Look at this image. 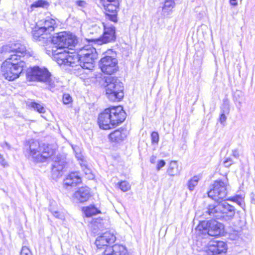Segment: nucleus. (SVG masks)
Here are the masks:
<instances>
[{
  "mask_svg": "<svg viewBox=\"0 0 255 255\" xmlns=\"http://www.w3.org/2000/svg\"><path fill=\"white\" fill-rule=\"evenodd\" d=\"M44 83L48 85L49 89L52 91H53L56 87L55 81L52 80L51 79V77H49L48 80L46 82Z\"/></svg>",
  "mask_w": 255,
  "mask_h": 255,
  "instance_id": "nucleus-33",
  "label": "nucleus"
},
{
  "mask_svg": "<svg viewBox=\"0 0 255 255\" xmlns=\"http://www.w3.org/2000/svg\"><path fill=\"white\" fill-rule=\"evenodd\" d=\"M97 57V54L79 56V64L76 65L78 67V74L81 73L84 69L92 70L94 67L95 60Z\"/></svg>",
  "mask_w": 255,
  "mask_h": 255,
  "instance_id": "nucleus-14",
  "label": "nucleus"
},
{
  "mask_svg": "<svg viewBox=\"0 0 255 255\" xmlns=\"http://www.w3.org/2000/svg\"><path fill=\"white\" fill-rule=\"evenodd\" d=\"M47 2L44 0H39L36 2H35L33 4H32V6L38 7H44L45 5H47Z\"/></svg>",
  "mask_w": 255,
  "mask_h": 255,
  "instance_id": "nucleus-34",
  "label": "nucleus"
},
{
  "mask_svg": "<svg viewBox=\"0 0 255 255\" xmlns=\"http://www.w3.org/2000/svg\"><path fill=\"white\" fill-rule=\"evenodd\" d=\"M20 255H32V254L28 248L24 246L21 248Z\"/></svg>",
  "mask_w": 255,
  "mask_h": 255,
  "instance_id": "nucleus-38",
  "label": "nucleus"
},
{
  "mask_svg": "<svg viewBox=\"0 0 255 255\" xmlns=\"http://www.w3.org/2000/svg\"><path fill=\"white\" fill-rule=\"evenodd\" d=\"M111 120L114 128L123 123L126 118V113L121 106L110 107Z\"/></svg>",
  "mask_w": 255,
  "mask_h": 255,
  "instance_id": "nucleus-15",
  "label": "nucleus"
},
{
  "mask_svg": "<svg viewBox=\"0 0 255 255\" xmlns=\"http://www.w3.org/2000/svg\"><path fill=\"white\" fill-rule=\"evenodd\" d=\"M81 182L80 177L77 173H71L64 180V185L66 186L74 187Z\"/></svg>",
  "mask_w": 255,
  "mask_h": 255,
  "instance_id": "nucleus-21",
  "label": "nucleus"
},
{
  "mask_svg": "<svg viewBox=\"0 0 255 255\" xmlns=\"http://www.w3.org/2000/svg\"><path fill=\"white\" fill-rule=\"evenodd\" d=\"M63 102L64 104H68L72 102V98L69 94H63Z\"/></svg>",
  "mask_w": 255,
  "mask_h": 255,
  "instance_id": "nucleus-39",
  "label": "nucleus"
},
{
  "mask_svg": "<svg viewBox=\"0 0 255 255\" xmlns=\"http://www.w3.org/2000/svg\"><path fill=\"white\" fill-rule=\"evenodd\" d=\"M234 162L231 157H226L225 160L223 162L224 165L226 167H229Z\"/></svg>",
  "mask_w": 255,
  "mask_h": 255,
  "instance_id": "nucleus-41",
  "label": "nucleus"
},
{
  "mask_svg": "<svg viewBox=\"0 0 255 255\" xmlns=\"http://www.w3.org/2000/svg\"><path fill=\"white\" fill-rule=\"evenodd\" d=\"M155 159H156V157L154 156H152L151 157H150V161L151 163H154L155 162Z\"/></svg>",
  "mask_w": 255,
  "mask_h": 255,
  "instance_id": "nucleus-50",
  "label": "nucleus"
},
{
  "mask_svg": "<svg viewBox=\"0 0 255 255\" xmlns=\"http://www.w3.org/2000/svg\"><path fill=\"white\" fill-rule=\"evenodd\" d=\"M79 56L97 54L96 49L91 45H86L80 48L77 52Z\"/></svg>",
  "mask_w": 255,
  "mask_h": 255,
  "instance_id": "nucleus-25",
  "label": "nucleus"
},
{
  "mask_svg": "<svg viewBox=\"0 0 255 255\" xmlns=\"http://www.w3.org/2000/svg\"><path fill=\"white\" fill-rule=\"evenodd\" d=\"M240 233L238 231H233L229 233V238L232 240H236L239 238Z\"/></svg>",
  "mask_w": 255,
  "mask_h": 255,
  "instance_id": "nucleus-37",
  "label": "nucleus"
},
{
  "mask_svg": "<svg viewBox=\"0 0 255 255\" xmlns=\"http://www.w3.org/2000/svg\"><path fill=\"white\" fill-rule=\"evenodd\" d=\"M105 10L106 18L116 22L118 21L117 13L119 6V0H101Z\"/></svg>",
  "mask_w": 255,
  "mask_h": 255,
  "instance_id": "nucleus-11",
  "label": "nucleus"
},
{
  "mask_svg": "<svg viewBox=\"0 0 255 255\" xmlns=\"http://www.w3.org/2000/svg\"><path fill=\"white\" fill-rule=\"evenodd\" d=\"M127 129L120 128L111 133L109 137L110 139L113 142H120L125 140L127 136Z\"/></svg>",
  "mask_w": 255,
  "mask_h": 255,
  "instance_id": "nucleus-19",
  "label": "nucleus"
},
{
  "mask_svg": "<svg viewBox=\"0 0 255 255\" xmlns=\"http://www.w3.org/2000/svg\"><path fill=\"white\" fill-rule=\"evenodd\" d=\"M0 164L3 166H5L7 164L4 158L1 155H0Z\"/></svg>",
  "mask_w": 255,
  "mask_h": 255,
  "instance_id": "nucleus-47",
  "label": "nucleus"
},
{
  "mask_svg": "<svg viewBox=\"0 0 255 255\" xmlns=\"http://www.w3.org/2000/svg\"><path fill=\"white\" fill-rule=\"evenodd\" d=\"M51 40L54 45L52 48H59L60 50L65 48L71 49L77 42L75 35L65 31L56 33Z\"/></svg>",
  "mask_w": 255,
  "mask_h": 255,
  "instance_id": "nucleus-6",
  "label": "nucleus"
},
{
  "mask_svg": "<svg viewBox=\"0 0 255 255\" xmlns=\"http://www.w3.org/2000/svg\"><path fill=\"white\" fill-rule=\"evenodd\" d=\"M84 212L86 217H88L96 215L100 213V211L94 206H91L86 207Z\"/></svg>",
  "mask_w": 255,
  "mask_h": 255,
  "instance_id": "nucleus-29",
  "label": "nucleus"
},
{
  "mask_svg": "<svg viewBox=\"0 0 255 255\" xmlns=\"http://www.w3.org/2000/svg\"><path fill=\"white\" fill-rule=\"evenodd\" d=\"M167 173L171 176L179 175L180 169H179L178 163L176 161H171L170 162L169 167L167 170Z\"/></svg>",
  "mask_w": 255,
  "mask_h": 255,
  "instance_id": "nucleus-26",
  "label": "nucleus"
},
{
  "mask_svg": "<svg viewBox=\"0 0 255 255\" xmlns=\"http://www.w3.org/2000/svg\"><path fill=\"white\" fill-rule=\"evenodd\" d=\"M52 54L54 59L60 65H65L69 52L66 50H60L59 48H52Z\"/></svg>",
  "mask_w": 255,
  "mask_h": 255,
  "instance_id": "nucleus-18",
  "label": "nucleus"
},
{
  "mask_svg": "<svg viewBox=\"0 0 255 255\" xmlns=\"http://www.w3.org/2000/svg\"><path fill=\"white\" fill-rule=\"evenodd\" d=\"M224 229L222 224L216 220L203 221L200 222L195 230L198 234H208L210 236H219Z\"/></svg>",
  "mask_w": 255,
  "mask_h": 255,
  "instance_id": "nucleus-7",
  "label": "nucleus"
},
{
  "mask_svg": "<svg viewBox=\"0 0 255 255\" xmlns=\"http://www.w3.org/2000/svg\"><path fill=\"white\" fill-rule=\"evenodd\" d=\"M79 64V56L78 54H74L69 53V56H67L65 65H68L72 67L74 70L78 71V67L76 65Z\"/></svg>",
  "mask_w": 255,
  "mask_h": 255,
  "instance_id": "nucleus-23",
  "label": "nucleus"
},
{
  "mask_svg": "<svg viewBox=\"0 0 255 255\" xmlns=\"http://www.w3.org/2000/svg\"><path fill=\"white\" fill-rule=\"evenodd\" d=\"M52 213L53 214V215L57 218H58V219H61L62 218V216L60 214V213L58 211H51Z\"/></svg>",
  "mask_w": 255,
  "mask_h": 255,
  "instance_id": "nucleus-48",
  "label": "nucleus"
},
{
  "mask_svg": "<svg viewBox=\"0 0 255 255\" xmlns=\"http://www.w3.org/2000/svg\"><path fill=\"white\" fill-rule=\"evenodd\" d=\"M208 195L217 202L225 199L227 195V183L221 180L215 181L208 192Z\"/></svg>",
  "mask_w": 255,
  "mask_h": 255,
  "instance_id": "nucleus-10",
  "label": "nucleus"
},
{
  "mask_svg": "<svg viewBox=\"0 0 255 255\" xmlns=\"http://www.w3.org/2000/svg\"><path fill=\"white\" fill-rule=\"evenodd\" d=\"M103 28V34L99 38L95 39L98 44H106L114 42L116 39V28L112 24H101Z\"/></svg>",
  "mask_w": 255,
  "mask_h": 255,
  "instance_id": "nucleus-12",
  "label": "nucleus"
},
{
  "mask_svg": "<svg viewBox=\"0 0 255 255\" xmlns=\"http://www.w3.org/2000/svg\"><path fill=\"white\" fill-rule=\"evenodd\" d=\"M204 255H217L211 244L205 252Z\"/></svg>",
  "mask_w": 255,
  "mask_h": 255,
  "instance_id": "nucleus-40",
  "label": "nucleus"
},
{
  "mask_svg": "<svg viewBox=\"0 0 255 255\" xmlns=\"http://www.w3.org/2000/svg\"><path fill=\"white\" fill-rule=\"evenodd\" d=\"M80 165L83 168V171L86 174H88L90 173V170L87 168L86 165L84 163H80Z\"/></svg>",
  "mask_w": 255,
  "mask_h": 255,
  "instance_id": "nucleus-45",
  "label": "nucleus"
},
{
  "mask_svg": "<svg viewBox=\"0 0 255 255\" xmlns=\"http://www.w3.org/2000/svg\"><path fill=\"white\" fill-rule=\"evenodd\" d=\"M90 197V189L88 187L79 188L73 194V198L81 203L87 201Z\"/></svg>",
  "mask_w": 255,
  "mask_h": 255,
  "instance_id": "nucleus-17",
  "label": "nucleus"
},
{
  "mask_svg": "<svg viewBox=\"0 0 255 255\" xmlns=\"http://www.w3.org/2000/svg\"><path fill=\"white\" fill-rule=\"evenodd\" d=\"M98 123L100 128L103 129L107 130L114 128L110 108L106 109L99 115Z\"/></svg>",
  "mask_w": 255,
  "mask_h": 255,
  "instance_id": "nucleus-16",
  "label": "nucleus"
},
{
  "mask_svg": "<svg viewBox=\"0 0 255 255\" xmlns=\"http://www.w3.org/2000/svg\"><path fill=\"white\" fill-rule=\"evenodd\" d=\"M27 105L39 113H44L45 112V108L43 105L34 101L27 102Z\"/></svg>",
  "mask_w": 255,
  "mask_h": 255,
  "instance_id": "nucleus-28",
  "label": "nucleus"
},
{
  "mask_svg": "<svg viewBox=\"0 0 255 255\" xmlns=\"http://www.w3.org/2000/svg\"><path fill=\"white\" fill-rule=\"evenodd\" d=\"M230 3L233 6H236L238 4L237 0H230Z\"/></svg>",
  "mask_w": 255,
  "mask_h": 255,
  "instance_id": "nucleus-49",
  "label": "nucleus"
},
{
  "mask_svg": "<svg viewBox=\"0 0 255 255\" xmlns=\"http://www.w3.org/2000/svg\"><path fill=\"white\" fill-rule=\"evenodd\" d=\"M56 25V21L51 18H47L45 21L43 26L39 27L38 29L33 31L34 39L39 41L46 42L50 36L48 34L54 31Z\"/></svg>",
  "mask_w": 255,
  "mask_h": 255,
  "instance_id": "nucleus-8",
  "label": "nucleus"
},
{
  "mask_svg": "<svg viewBox=\"0 0 255 255\" xmlns=\"http://www.w3.org/2000/svg\"><path fill=\"white\" fill-rule=\"evenodd\" d=\"M105 87L107 98L111 101H119L124 97V86L116 77H105Z\"/></svg>",
  "mask_w": 255,
  "mask_h": 255,
  "instance_id": "nucleus-5",
  "label": "nucleus"
},
{
  "mask_svg": "<svg viewBox=\"0 0 255 255\" xmlns=\"http://www.w3.org/2000/svg\"><path fill=\"white\" fill-rule=\"evenodd\" d=\"M49 77L51 74L46 68L38 66L28 69L26 73V79L29 81L46 82Z\"/></svg>",
  "mask_w": 255,
  "mask_h": 255,
  "instance_id": "nucleus-9",
  "label": "nucleus"
},
{
  "mask_svg": "<svg viewBox=\"0 0 255 255\" xmlns=\"http://www.w3.org/2000/svg\"><path fill=\"white\" fill-rule=\"evenodd\" d=\"M115 241V236L107 232L97 238L95 244L99 249L106 247L103 255H128L126 248L123 245H115L112 247L108 245L114 243Z\"/></svg>",
  "mask_w": 255,
  "mask_h": 255,
  "instance_id": "nucleus-4",
  "label": "nucleus"
},
{
  "mask_svg": "<svg viewBox=\"0 0 255 255\" xmlns=\"http://www.w3.org/2000/svg\"><path fill=\"white\" fill-rule=\"evenodd\" d=\"M232 155L234 157L238 158L239 157V153L238 150L237 149H235L232 150Z\"/></svg>",
  "mask_w": 255,
  "mask_h": 255,
  "instance_id": "nucleus-46",
  "label": "nucleus"
},
{
  "mask_svg": "<svg viewBox=\"0 0 255 255\" xmlns=\"http://www.w3.org/2000/svg\"><path fill=\"white\" fill-rule=\"evenodd\" d=\"M103 30V27H101L97 25H95L93 27V28L92 29V31L91 32V33H93L94 31H95L96 33L101 34V33H102Z\"/></svg>",
  "mask_w": 255,
  "mask_h": 255,
  "instance_id": "nucleus-42",
  "label": "nucleus"
},
{
  "mask_svg": "<svg viewBox=\"0 0 255 255\" xmlns=\"http://www.w3.org/2000/svg\"><path fill=\"white\" fill-rule=\"evenodd\" d=\"M120 189L123 192H127L130 188L129 183L127 181H123L118 184Z\"/></svg>",
  "mask_w": 255,
  "mask_h": 255,
  "instance_id": "nucleus-31",
  "label": "nucleus"
},
{
  "mask_svg": "<svg viewBox=\"0 0 255 255\" xmlns=\"http://www.w3.org/2000/svg\"><path fill=\"white\" fill-rule=\"evenodd\" d=\"M75 4L79 7V9L82 11H83V9L87 6L86 2L81 0H76Z\"/></svg>",
  "mask_w": 255,
  "mask_h": 255,
  "instance_id": "nucleus-36",
  "label": "nucleus"
},
{
  "mask_svg": "<svg viewBox=\"0 0 255 255\" xmlns=\"http://www.w3.org/2000/svg\"><path fill=\"white\" fill-rule=\"evenodd\" d=\"M227 200L235 202L241 206H242V205H243V198H242L241 196H240L239 195L234 196V197H233L230 199H228Z\"/></svg>",
  "mask_w": 255,
  "mask_h": 255,
  "instance_id": "nucleus-32",
  "label": "nucleus"
},
{
  "mask_svg": "<svg viewBox=\"0 0 255 255\" xmlns=\"http://www.w3.org/2000/svg\"><path fill=\"white\" fill-rule=\"evenodd\" d=\"M1 53H10L1 66V73L3 77L9 81H13L18 78L25 66V62L21 57L28 56L24 45L15 42L3 46L0 49Z\"/></svg>",
  "mask_w": 255,
  "mask_h": 255,
  "instance_id": "nucleus-1",
  "label": "nucleus"
},
{
  "mask_svg": "<svg viewBox=\"0 0 255 255\" xmlns=\"http://www.w3.org/2000/svg\"><path fill=\"white\" fill-rule=\"evenodd\" d=\"M235 215V208L227 202L214 203L208 205L204 215L225 221L232 220Z\"/></svg>",
  "mask_w": 255,
  "mask_h": 255,
  "instance_id": "nucleus-2",
  "label": "nucleus"
},
{
  "mask_svg": "<svg viewBox=\"0 0 255 255\" xmlns=\"http://www.w3.org/2000/svg\"><path fill=\"white\" fill-rule=\"evenodd\" d=\"M255 204V199L254 200Z\"/></svg>",
  "mask_w": 255,
  "mask_h": 255,
  "instance_id": "nucleus-51",
  "label": "nucleus"
},
{
  "mask_svg": "<svg viewBox=\"0 0 255 255\" xmlns=\"http://www.w3.org/2000/svg\"><path fill=\"white\" fill-rule=\"evenodd\" d=\"M151 142L152 144H157L159 141V135L156 131H153L151 134Z\"/></svg>",
  "mask_w": 255,
  "mask_h": 255,
  "instance_id": "nucleus-35",
  "label": "nucleus"
},
{
  "mask_svg": "<svg viewBox=\"0 0 255 255\" xmlns=\"http://www.w3.org/2000/svg\"><path fill=\"white\" fill-rule=\"evenodd\" d=\"M25 147V156L33 162H45L50 156L48 146L38 141L29 140Z\"/></svg>",
  "mask_w": 255,
  "mask_h": 255,
  "instance_id": "nucleus-3",
  "label": "nucleus"
},
{
  "mask_svg": "<svg viewBox=\"0 0 255 255\" xmlns=\"http://www.w3.org/2000/svg\"><path fill=\"white\" fill-rule=\"evenodd\" d=\"M0 145L3 148H7L8 150H10L11 148L10 145L5 141L1 142Z\"/></svg>",
  "mask_w": 255,
  "mask_h": 255,
  "instance_id": "nucleus-44",
  "label": "nucleus"
},
{
  "mask_svg": "<svg viewBox=\"0 0 255 255\" xmlns=\"http://www.w3.org/2000/svg\"><path fill=\"white\" fill-rule=\"evenodd\" d=\"M165 165V162L164 160H160L158 161L157 164V170L159 171L160 170V169L164 167Z\"/></svg>",
  "mask_w": 255,
  "mask_h": 255,
  "instance_id": "nucleus-43",
  "label": "nucleus"
},
{
  "mask_svg": "<svg viewBox=\"0 0 255 255\" xmlns=\"http://www.w3.org/2000/svg\"><path fill=\"white\" fill-rule=\"evenodd\" d=\"M200 178L198 176H195L190 179L187 183L188 188L190 191H193L195 187L197 185Z\"/></svg>",
  "mask_w": 255,
  "mask_h": 255,
  "instance_id": "nucleus-30",
  "label": "nucleus"
},
{
  "mask_svg": "<svg viewBox=\"0 0 255 255\" xmlns=\"http://www.w3.org/2000/svg\"><path fill=\"white\" fill-rule=\"evenodd\" d=\"M175 5V0H165L164 4L162 7V12L164 14H168Z\"/></svg>",
  "mask_w": 255,
  "mask_h": 255,
  "instance_id": "nucleus-27",
  "label": "nucleus"
},
{
  "mask_svg": "<svg viewBox=\"0 0 255 255\" xmlns=\"http://www.w3.org/2000/svg\"><path fill=\"white\" fill-rule=\"evenodd\" d=\"M230 113V106L228 100H224V103L221 108V112L219 118V122L221 124L224 125L227 120L226 115H228Z\"/></svg>",
  "mask_w": 255,
  "mask_h": 255,
  "instance_id": "nucleus-22",
  "label": "nucleus"
},
{
  "mask_svg": "<svg viewBox=\"0 0 255 255\" xmlns=\"http://www.w3.org/2000/svg\"><path fill=\"white\" fill-rule=\"evenodd\" d=\"M99 66L103 73L109 75L114 73L118 69L117 59L109 56L102 58L100 61Z\"/></svg>",
  "mask_w": 255,
  "mask_h": 255,
  "instance_id": "nucleus-13",
  "label": "nucleus"
},
{
  "mask_svg": "<svg viewBox=\"0 0 255 255\" xmlns=\"http://www.w3.org/2000/svg\"><path fill=\"white\" fill-rule=\"evenodd\" d=\"M65 161L63 160L55 161L52 168V176L53 179H56L62 175L63 169L65 167Z\"/></svg>",
  "mask_w": 255,
  "mask_h": 255,
  "instance_id": "nucleus-20",
  "label": "nucleus"
},
{
  "mask_svg": "<svg viewBox=\"0 0 255 255\" xmlns=\"http://www.w3.org/2000/svg\"><path fill=\"white\" fill-rule=\"evenodd\" d=\"M211 245L215 250L217 255H221L223 253H225L227 250L226 244L223 241L215 242L211 244Z\"/></svg>",
  "mask_w": 255,
  "mask_h": 255,
  "instance_id": "nucleus-24",
  "label": "nucleus"
}]
</instances>
